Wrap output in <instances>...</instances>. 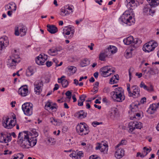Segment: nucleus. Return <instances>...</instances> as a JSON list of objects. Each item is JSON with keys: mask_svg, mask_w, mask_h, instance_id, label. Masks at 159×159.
<instances>
[{"mask_svg": "<svg viewBox=\"0 0 159 159\" xmlns=\"http://www.w3.org/2000/svg\"><path fill=\"white\" fill-rule=\"evenodd\" d=\"M89 63L88 60L87 59H84L81 62L80 65L81 67H83L87 66Z\"/></svg>", "mask_w": 159, "mask_h": 159, "instance_id": "nucleus-34", "label": "nucleus"}, {"mask_svg": "<svg viewBox=\"0 0 159 159\" xmlns=\"http://www.w3.org/2000/svg\"><path fill=\"white\" fill-rule=\"evenodd\" d=\"M47 58V55L44 54L43 56L40 54L37 57L36 59V62L38 65H43Z\"/></svg>", "mask_w": 159, "mask_h": 159, "instance_id": "nucleus-12", "label": "nucleus"}, {"mask_svg": "<svg viewBox=\"0 0 159 159\" xmlns=\"http://www.w3.org/2000/svg\"><path fill=\"white\" fill-rule=\"evenodd\" d=\"M127 3V6L129 10L126 11L120 18V21L129 25H130L133 23V17L130 16L131 13L135 7V0H125Z\"/></svg>", "mask_w": 159, "mask_h": 159, "instance_id": "nucleus-1", "label": "nucleus"}, {"mask_svg": "<svg viewBox=\"0 0 159 159\" xmlns=\"http://www.w3.org/2000/svg\"><path fill=\"white\" fill-rule=\"evenodd\" d=\"M15 34L16 36H18L20 34L21 36H23L26 34L27 29L23 25L20 26L19 27H15Z\"/></svg>", "mask_w": 159, "mask_h": 159, "instance_id": "nucleus-8", "label": "nucleus"}, {"mask_svg": "<svg viewBox=\"0 0 159 159\" xmlns=\"http://www.w3.org/2000/svg\"><path fill=\"white\" fill-rule=\"evenodd\" d=\"M76 130L79 134L81 135H85L89 132L88 127L85 123L78 124L76 127Z\"/></svg>", "mask_w": 159, "mask_h": 159, "instance_id": "nucleus-5", "label": "nucleus"}, {"mask_svg": "<svg viewBox=\"0 0 159 159\" xmlns=\"http://www.w3.org/2000/svg\"><path fill=\"white\" fill-rule=\"evenodd\" d=\"M134 40V38L132 36H130L123 40L124 43L127 45L132 44Z\"/></svg>", "mask_w": 159, "mask_h": 159, "instance_id": "nucleus-21", "label": "nucleus"}, {"mask_svg": "<svg viewBox=\"0 0 159 159\" xmlns=\"http://www.w3.org/2000/svg\"><path fill=\"white\" fill-rule=\"evenodd\" d=\"M125 151L122 148L118 149L115 153V157L118 159L121 158L124 155Z\"/></svg>", "mask_w": 159, "mask_h": 159, "instance_id": "nucleus-15", "label": "nucleus"}, {"mask_svg": "<svg viewBox=\"0 0 159 159\" xmlns=\"http://www.w3.org/2000/svg\"><path fill=\"white\" fill-rule=\"evenodd\" d=\"M102 124V122H98L97 121H94L92 122V125L94 127H96L97 125H98L100 124Z\"/></svg>", "mask_w": 159, "mask_h": 159, "instance_id": "nucleus-51", "label": "nucleus"}, {"mask_svg": "<svg viewBox=\"0 0 159 159\" xmlns=\"http://www.w3.org/2000/svg\"><path fill=\"white\" fill-rule=\"evenodd\" d=\"M127 90L128 93V96L130 97H133V98H136L140 96V89L136 85H133L132 86L131 88L133 90V92L130 91V84H127Z\"/></svg>", "mask_w": 159, "mask_h": 159, "instance_id": "nucleus-4", "label": "nucleus"}, {"mask_svg": "<svg viewBox=\"0 0 159 159\" xmlns=\"http://www.w3.org/2000/svg\"><path fill=\"white\" fill-rule=\"evenodd\" d=\"M111 116H112V115L113 117H115L117 115V111L116 110V109H112L111 111Z\"/></svg>", "mask_w": 159, "mask_h": 159, "instance_id": "nucleus-45", "label": "nucleus"}, {"mask_svg": "<svg viewBox=\"0 0 159 159\" xmlns=\"http://www.w3.org/2000/svg\"><path fill=\"white\" fill-rule=\"evenodd\" d=\"M47 141L48 142L49 144H50L51 145L55 143L54 139L51 138H48Z\"/></svg>", "mask_w": 159, "mask_h": 159, "instance_id": "nucleus-40", "label": "nucleus"}, {"mask_svg": "<svg viewBox=\"0 0 159 159\" xmlns=\"http://www.w3.org/2000/svg\"><path fill=\"white\" fill-rule=\"evenodd\" d=\"M30 137L29 140V148L30 147H33L35 146L37 143V139L35 138L32 137L31 135H30Z\"/></svg>", "mask_w": 159, "mask_h": 159, "instance_id": "nucleus-20", "label": "nucleus"}, {"mask_svg": "<svg viewBox=\"0 0 159 159\" xmlns=\"http://www.w3.org/2000/svg\"><path fill=\"white\" fill-rule=\"evenodd\" d=\"M10 58L9 59L7 62V65L10 66H16L17 63L19 62L20 61L15 60L12 59L10 57Z\"/></svg>", "mask_w": 159, "mask_h": 159, "instance_id": "nucleus-17", "label": "nucleus"}, {"mask_svg": "<svg viewBox=\"0 0 159 159\" xmlns=\"http://www.w3.org/2000/svg\"><path fill=\"white\" fill-rule=\"evenodd\" d=\"M68 144H69V146H70L72 145V140L71 139H69L66 140Z\"/></svg>", "mask_w": 159, "mask_h": 159, "instance_id": "nucleus-62", "label": "nucleus"}, {"mask_svg": "<svg viewBox=\"0 0 159 159\" xmlns=\"http://www.w3.org/2000/svg\"><path fill=\"white\" fill-rule=\"evenodd\" d=\"M78 118L79 119H82L86 117L87 113L84 111L83 110H80L78 111L77 113Z\"/></svg>", "mask_w": 159, "mask_h": 159, "instance_id": "nucleus-23", "label": "nucleus"}, {"mask_svg": "<svg viewBox=\"0 0 159 159\" xmlns=\"http://www.w3.org/2000/svg\"><path fill=\"white\" fill-rule=\"evenodd\" d=\"M11 8V6L8 4L5 5V8L6 10L10 9Z\"/></svg>", "mask_w": 159, "mask_h": 159, "instance_id": "nucleus-64", "label": "nucleus"}, {"mask_svg": "<svg viewBox=\"0 0 159 159\" xmlns=\"http://www.w3.org/2000/svg\"><path fill=\"white\" fill-rule=\"evenodd\" d=\"M8 41L5 40V38H0V50H2L8 44Z\"/></svg>", "mask_w": 159, "mask_h": 159, "instance_id": "nucleus-16", "label": "nucleus"}, {"mask_svg": "<svg viewBox=\"0 0 159 159\" xmlns=\"http://www.w3.org/2000/svg\"><path fill=\"white\" fill-rule=\"evenodd\" d=\"M65 10L64 9V7L63 8H62L61 9V15L62 16H65L66 15H65Z\"/></svg>", "mask_w": 159, "mask_h": 159, "instance_id": "nucleus-60", "label": "nucleus"}, {"mask_svg": "<svg viewBox=\"0 0 159 159\" xmlns=\"http://www.w3.org/2000/svg\"><path fill=\"white\" fill-rule=\"evenodd\" d=\"M11 137L10 134L9 135H6V141L8 143L11 140Z\"/></svg>", "mask_w": 159, "mask_h": 159, "instance_id": "nucleus-53", "label": "nucleus"}, {"mask_svg": "<svg viewBox=\"0 0 159 159\" xmlns=\"http://www.w3.org/2000/svg\"><path fill=\"white\" fill-rule=\"evenodd\" d=\"M115 72V71L114 70L111 69L110 70H107V71H104L101 74L102 76L104 77H107L110 76L111 74L114 73Z\"/></svg>", "mask_w": 159, "mask_h": 159, "instance_id": "nucleus-18", "label": "nucleus"}, {"mask_svg": "<svg viewBox=\"0 0 159 159\" xmlns=\"http://www.w3.org/2000/svg\"><path fill=\"white\" fill-rule=\"evenodd\" d=\"M149 5L153 7H155L159 4V0H146Z\"/></svg>", "mask_w": 159, "mask_h": 159, "instance_id": "nucleus-19", "label": "nucleus"}, {"mask_svg": "<svg viewBox=\"0 0 159 159\" xmlns=\"http://www.w3.org/2000/svg\"><path fill=\"white\" fill-rule=\"evenodd\" d=\"M129 128V132H132L136 128L134 122L132 121L129 122L128 124Z\"/></svg>", "mask_w": 159, "mask_h": 159, "instance_id": "nucleus-29", "label": "nucleus"}, {"mask_svg": "<svg viewBox=\"0 0 159 159\" xmlns=\"http://www.w3.org/2000/svg\"><path fill=\"white\" fill-rule=\"evenodd\" d=\"M140 114L139 113H135L133 116H131L130 117V119L131 120H134V119H138L140 117Z\"/></svg>", "mask_w": 159, "mask_h": 159, "instance_id": "nucleus-36", "label": "nucleus"}, {"mask_svg": "<svg viewBox=\"0 0 159 159\" xmlns=\"http://www.w3.org/2000/svg\"><path fill=\"white\" fill-rule=\"evenodd\" d=\"M28 92V87L26 85L21 86L19 89L18 91V94L23 97H25L27 96Z\"/></svg>", "mask_w": 159, "mask_h": 159, "instance_id": "nucleus-13", "label": "nucleus"}, {"mask_svg": "<svg viewBox=\"0 0 159 159\" xmlns=\"http://www.w3.org/2000/svg\"><path fill=\"white\" fill-rule=\"evenodd\" d=\"M111 68H110L109 66H106L103 67H102L100 69V73H102L104 71H107V70H110Z\"/></svg>", "mask_w": 159, "mask_h": 159, "instance_id": "nucleus-38", "label": "nucleus"}, {"mask_svg": "<svg viewBox=\"0 0 159 159\" xmlns=\"http://www.w3.org/2000/svg\"><path fill=\"white\" fill-rule=\"evenodd\" d=\"M109 53H111L112 54L116 53L117 51V48L115 46L110 45L107 50Z\"/></svg>", "mask_w": 159, "mask_h": 159, "instance_id": "nucleus-26", "label": "nucleus"}, {"mask_svg": "<svg viewBox=\"0 0 159 159\" xmlns=\"http://www.w3.org/2000/svg\"><path fill=\"white\" fill-rule=\"evenodd\" d=\"M159 70L158 69L156 68H151L148 71L147 73H149L150 75H154L158 74Z\"/></svg>", "mask_w": 159, "mask_h": 159, "instance_id": "nucleus-24", "label": "nucleus"}, {"mask_svg": "<svg viewBox=\"0 0 159 159\" xmlns=\"http://www.w3.org/2000/svg\"><path fill=\"white\" fill-rule=\"evenodd\" d=\"M107 51H105L104 52H101L99 56V60L102 61H104L105 58L109 55L107 53Z\"/></svg>", "mask_w": 159, "mask_h": 159, "instance_id": "nucleus-27", "label": "nucleus"}, {"mask_svg": "<svg viewBox=\"0 0 159 159\" xmlns=\"http://www.w3.org/2000/svg\"><path fill=\"white\" fill-rule=\"evenodd\" d=\"M142 41L141 40H139V39L137 38H135L134 39V40L133 42V43H134L135 44H138V45L140 44Z\"/></svg>", "mask_w": 159, "mask_h": 159, "instance_id": "nucleus-42", "label": "nucleus"}, {"mask_svg": "<svg viewBox=\"0 0 159 159\" xmlns=\"http://www.w3.org/2000/svg\"><path fill=\"white\" fill-rule=\"evenodd\" d=\"M61 82L62 86L64 88L67 87L68 84V82L66 80L64 79L61 80Z\"/></svg>", "mask_w": 159, "mask_h": 159, "instance_id": "nucleus-35", "label": "nucleus"}, {"mask_svg": "<svg viewBox=\"0 0 159 159\" xmlns=\"http://www.w3.org/2000/svg\"><path fill=\"white\" fill-rule=\"evenodd\" d=\"M6 141V135L3 133H0V142L3 143H7Z\"/></svg>", "mask_w": 159, "mask_h": 159, "instance_id": "nucleus-28", "label": "nucleus"}, {"mask_svg": "<svg viewBox=\"0 0 159 159\" xmlns=\"http://www.w3.org/2000/svg\"><path fill=\"white\" fill-rule=\"evenodd\" d=\"M62 124V122L61 120H57V122H56L55 123L53 124L54 125H59Z\"/></svg>", "mask_w": 159, "mask_h": 159, "instance_id": "nucleus-56", "label": "nucleus"}, {"mask_svg": "<svg viewBox=\"0 0 159 159\" xmlns=\"http://www.w3.org/2000/svg\"><path fill=\"white\" fill-rule=\"evenodd\" d=\"M89 159H100V158L96 155H92L90 157Z\"/></svg>", "mask_w": 159, "mask_h": 159, "instance_id": "nucleus-55", "label": "nucleus"}, {"mask_svg": "<svg viewBox=\"0 0 159 159\" xmlns=\"http://www.w3.org/2000/svg\"><path fill=\"white\" fill-rule=\"evenodd\" d=\"M22 109L25 115L30 116L33 113V105L30 102L25 103L22 105Z\"/></svg>", "mask_w": 159, "mask_h": 159, "instance_id": "nucleus-6", "label": "nucleus"}, {"mask_svg": "<svg viewBox=\"0 0 159 159\" xmlns=\"http://www.w3.org/2000/svg\"><path fill=\"white\" fill-rule=\"evenodd\" d=\"M158 105L156 104H153L152 105H151L149 108L151 109L152 111H155L158 108Z\"/></svg>", "mask_w": 159, "mask_h": 159, "instance_id": "nucleus-37", "label": "nucleus"}, {"mask_svg": "<svg viewBox=\"0 0 159 159\" xmlns=\"http://www.w3.org/2000/svg\"><path fill=\"white\" fill-rule=\"evenodd\" d=\"M4 155H7L8 154H11V153L12 152L11 151H9L8 150H5L4 151Z\"/></svg>", "mask_w": 159, "mask_h": 159, "instance_id": "nucleus-59", "label": "nucleus"}, {"mask_svg": "<svg viewBox=\"0 0 159 159\" xmlns=\"http://www.w3.org/2000/svg\"><path fill=\"white\" fill-rule=\"evenodd\" d=\"M119 80V75H118L117 74L114 75L110 79L109 83L111 84L117 83Z\"/></svg>", "mask_w": 159, "mask_h": 159, "instance_id": "nucleus-25", "label": "nucleus"}, {"mask_svg": "<svg viewBox=\"0 0 159 159\" xmlns=\"http://www.w3.org/2000/svg\"><path fill=\"white\" fill-rule=\"evenodd\" d=\"M10 4V5L11 6H14V11H16V6L15 4V3L13 2H11V3H10L8 4Z\"/></svg>", "mask_w": 159, "mask_h": 159, "instance_id": "nucleus-58", "label": "nucleus"}, {"mask_svg": "<svg viewBox=\"0 0 159 159\" xmlns=\"http://www.w3.org/2000/svg\"><path fill=\"white\" fill-rule=\"evenodd\" d=\"M65 8H66V9H67L69 11H70V12L71 13L73 12L72 10L73 9L72 7H70L68 5H67L64 6Z\"/></svg>", "mask_w": 159, "mask_h": 159, "instance_id": "nucleus-54", "label": "nucleus"}, {"mask_svg": "<svg viewBox=\"0 0 159 159\" xmlns=\"http://www.w3.org/2000/svg\"><path fill=\"white\" fill-rule=\"evenodd\" d=\"M126 141L125 140H122L121 143L115 146L116 148H118L120 145L125 144Z\"/></svg>", "mask_w": 159, "mask_h": 159, "instance_id": "nucleus-49", "label": "nucleus"}, {"mask_svg": "<svg viewBox=\"0 0 159 159\" xmlns=\"http://www.w3.org/2000/svg\"><path fill=\"white\" fill-rule=\"evenodd\" d=\"M70 157H72L73 159H77L79 158L78 156H77V154L75 153H71L70 155Z\"/></svg>", "mask_w": 159, "mask_h": 159, "instance_id": "nucleus-48", "label": "nucleus"}, {"mask_svg": "<svg viewBox=\"0 0 159 159\" xmlns=\"http://www.w3.org/2000/svg\"><path fill=\"white\" fill-rule=\"evenodd\" d=\"M9 119V118H8L6 119V122H2V125L6 128L7 129H11L14 126L16 123V120L15 121L11 120L10 122L8 124V121Z\"/></svg>", "mask_w": 159, "mask_h": 159, "instance_id": "nucleus-10", "label": "nucleus"}, {"mask_svg": "<svg viewBox=\"0 0 159 159\" xmlns=\"http://www.w3.org/2000/svg\"><path fill=\"white\" fill-rule=\"evenodd\" d=\"M157 46V43L153 41H151L144 44L143 47V49L146 52H149L153 50Z\"/></svg>", "mask_w": 159, "mask_h": 159, "instance_id": "nucleus-7", "label": "nucleus"}, {"mask_svg": "<svg viewBox=\"0 0 159 159\" xmlns=\"http://www.w3.org/2000/svg\"><path fill=\"white\" fill-rule=\"evenodd\" d=\"M135 124V127L136 129H140L142 127V123L138 121L134 122Z\"/></svg>", "mask_w": 159, "mask_h": 159, "instance_id": "nucleus-39", "label": "nucleus"}, {"mask_svg": "<svg viewBox=\"0 0 159 159\" xmlns=\"http://www.w3.org/2000/svg\"><path fill=\"white\" fill-rule=\"evenodd\" d=\"M34 73V69L31 67H29L26 70V76H30L32 75Z\"/></svg>", "mask_w": 159, "mask_h": 159, "instance_id": "nucleus-30", "label": "nucleus"}, {"mask_svg": "<svg viewBox=\"0 0 159 159\" xmlns=\"http://www.w3.org/2000/svg\"><path fill=\"white\" fill-rule=\"evenodd\" d=\"M148 154V152H146V154L142 153L140 152H138L137 153L136 157H140L141 158L144 157L145 156H146Z\"/></svg>", "mask_w": 159, "mask_h": 159, "instance_id": "nucleus-43", "label": "nucleus"}, {"mask_svg": "<svg viewBox=\"0 0 159 159\" xmlns=\"http://www.w3.org/2000/svg\"><path fill=\"white\" fill-rule=\"evenodd\" d=\"M26 131L20 132L19 133L18 141V143L23 148H29V140L30 135L26 133Z\"/></svg>", "mask_w": 159, "mask_h": 159, "instance_id": "nucleus-2", "label": "nucleus"}, {"mask_svg": "<svg viewBox=\"0 0 159 159\" xmlns=\"http://www.w3.org/2000/svg\"><path fill=\"white\" fill-rule=\"evenodd\" d=\"M108 145L106 143L102 142L101 143H98L95 149H99L102 152H106L108 150Z\"/></svg>", "mask_w": 159, "mask_h": 159, "instance_id": "nucleus-11", "label": "nucleus"}, {"mask_svg": "<svg viewBox=\"0 0 159 159\" xmlns=\"http://www.w3.org/2000/svg\"><path fill=\"white\" fill-rule=\"evenodd\" d=\"M31 134L32 135L34 136L33 137L34 138H36V137L38 136V133L36 131V130L35 129H32L31 131Z\"/></svg>", "mask_w": 159, "mask_h": 159, "instance_id": "nucleus-41", "label": "nucleus"}, {"mask_svg": "<svg viewBox=\"0 0 159 159\" xmlns=\"http://www.w3.org/2000/svg\"><path fill=\"white\" fill-rule=\"evenodd\" d=\"M46 64L48 67L51 66L52 64V62L51 61H47L46 62Z\"/></svg>", "mask_w": 159, "mask_h": 159, "instance_id": "nucleus-61", "label": "nucleus"}, {"mask_svg": "<svg viewBox=\"0 0 159 159\" xmlns=\"http://www.w3.org/2000/svg\"><path fill=\"white\" fill-rule=\"evenodd\" d=\"M48 53L49 54L52 56H55L58 54L57 53L55 47H53L49 49L48 51Z\"/></svg>", "mask_w": 159, "mask_h": 159, "instance_id": "nucleus-32", "label": "nucleus"}, {"mask_svg": "<svg viewBox=\"0 0 159 159\" xmlns=\"http://www.w3.org/2000/svg\"><path fill=\"white\" fill-rule=\"evenodd\" d=\"M34 92L36 94L39 95L42 91V87L43 86L42 81L40 80L36 81L34 84Z\"/></svg>", "mask_w": 159, "mask_h": 159, "instance_id": "nucleus-9", "label": "nucleus"}, {"mask_svg": "<svg viewBox=\"0 0 159 159\" xmlns=\"http://www.w3.org/2000/svg\"><path fill=\"white\" fill-rule=\"evenodd\" d=\"M86 97V96L85 95H82L80 97V99L79 100H80L81 101L84 102L85 100V98Z\"/></svg>", "mask_w": 159, "mask_h": 159, "instance_id": "nucleus-52", "label": "nucleus"}, {"mask_svg": "<svg viewBox=\"0 0 159 159\" xmlns=\"http://www.w3.org/2000/svg\"><path fill=\"white\" fill-rule=\"evenodd\" d=\"M134 50V49L132 48L131 47L129 48L126 50L125 53V56L126 58H129L132 57V52Z\"/></svg>", "mask_w": 159, "mask_h": 159, "instance_id": "nucleus-22", "label": "nucleus"}, {"mask_svg": "<svg viewBox=\"0 0 159 159\" xmlns=\"http://www.w3.org/2000/svg\"><path fill=\"white\" fill-rule=\"evenodd\" d=\"M69 71L73 73H75L76 70V68L74 66H69L67 67Z\"/></svg>", "mask_w": 159, "mask_h": 159, "instance_id": "nucleus-33", "label": "nucleus"}, {"mask_svg": "<svg viewBox=\"0 0 159 159\" xmlns=\"http://www.w3.org/2000/svg\"><path fill=\"white\" fill-rule=\"evenodd\" d=\"M149 9L148 5H146L143 8V12L145 13H147L148 12H149Z\"/></svg>", "mask_w": 159, "mask_h": 159, "instance_id": "nucleus-46", "label": "nucleus"}, {"mask_svg": "<svg viewBox=\"0 0 159 159\" xmlns=\"http://www.w3.org/2000/svg\"><path fill=\"white\" fill-rule=\"evenodd\" d=\"M144 150V154H146V152H149L150 151V150H149L148 148H147L146 147H144L143 148Z\"/></svg>", "mask_w": 159, "mask_h": 159, "instance_id": "nucleus-63", "label": "nucleus"}, {"mask_svg": "<svg viewBox=\"0 0 159 159\" xmlns=\"http://www.w3.org/2000/svg\"><path fill=\"white\" fill-rule=\"evenodd\" d=\"M140 87L141 88H143L144 89H147V86L145 85L143 82H141L140 84Z\"/></svg>", "mask_w": 159, "mask_h": 159, "instance_id": "nucleus-50", "label": "nucleus"}, {"mask_svg": "<svg viewBox=\"0 0 159 159\" xmlns=\"http://www.w3.org/2000/svg\"><path fill=\"white\" fill-rule=\"evenodd\" d=\"M112 98L118 102H121L125 99L123 95V90L122 88L119 87L115 89L114 91L111 93Z\"/></svg>", "mask_w": 159, "mask_h": 159, "instance_id": "nucleus-3", "label": "nucleus"}, {"mask_svg": "<svg viewBox=\"0 0 159 159\" xmlns=\"http://www.w3.org/2000/svg\"><path fill=\"white\" fill-rule=\"evenodd\" d=\"M65 94L67 96V98L70 100L71 98L72 93L70 91H68L66 92Z\"/></svg>", "mask_w": 159, "mask_h": 159, "instance_id": "nucleus-47", "label": "nucleus"}, {"mask_svg": "<svg viewBox=\"0 0 159 159\" xmlns=\"http://www.w3.org/2000/svg\"><path fill=\"white\" fill-rule=\"evenodd\" d=\"M146 90L149 92H152L153 91V89L152 86V85H150L149 87H147V89Z\"/></svg>", "mask_w": 159, "mask_h": 159, "instance_id": "nucleus-57", "label": "nucleus"}, {"mask_svg": "<svg viewBox=\"0 0 159 159\" xmlns=\"http://www.w3.org/2000/svg\"><path fill=\"white\" fill-rule=\"evenodd\" d=\"M47 27V30L51 34H55L58 31L57 28L55 25H48Z\"/></svg>", "mask_w": 159, "mask_h": 159, "instance_id": "nucleus-14", "label": "nucleus"}, {"mask_svg": "<svg viewBox=\"0 0 159 159\" xmlns=\"http://www.w3.org/2000/svg\"><path fill=\"white\" fill-rule=\"evenodd\" d=\"M139 105V104L137 105L136 104H132L130 105V106L131 108V112H138L139 111V108L138 106Z\"/></svg>", "mask_w": 159, "mask_h": 159, "instance_id": "nucleus-31", "label": "nucleus"}, {"mask_svg": "<svg viewBox=\"0 0 159 159\" xmlns=\"http://www.w3.org/2000/svg\"><path fill=\"white\" fill-rule=\"evenodd\" d=\"M10 57H11L12 59H13L14 60H15L16 61H20L19 59V56L18 55L12 54V56Z\"/></svg>", "mask_w": 159, "mask_h": 159, "instance_id": "nucleus-44", "label": "nucleus"}]
</instances>
